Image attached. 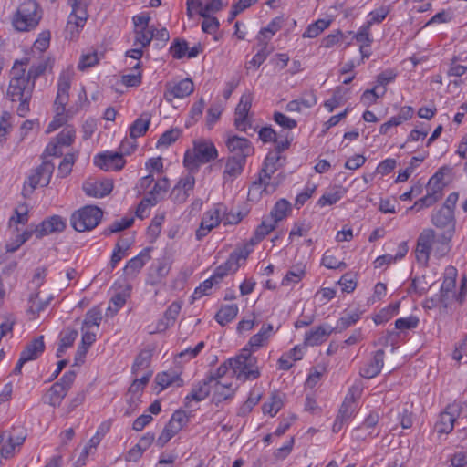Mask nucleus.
Here are the masks:
<instances>
[{
    "mask_svg": "<svg viewBox=\"0 0 467 467\" xmlns=\"http://www.w3.org/2000/svg\"><path fill=\"white\" fill-rule=\"evenodd\" d=\"M359 318L360 314L358 313L357 311L346 313L343 317L339 318L336 327H334V330L341 332L349 327L350 326L354 325Z\"/></svg>",
    "mask_w": 467,
    "mask_h": 467,
    "instance_id": "79ce46f5",
    "label": "nucleus"
},
{
    "mask_svg": "<svg viewBox=\"0 0 467 467\" xmlns=\"http://www.w3.org/2000/svg\"><path fill=\"white\" fill-rule=\"evenodd\" d=\"M221 216L220 210L213 207L205 212L201 220L200 227L196 230L195 236L197 240H202L205 237L213 228L220 224Z\"/></svg>",
    "mask_w": 467,
    "mask_h": 467,
    "instance_id": "2eb2a0df",
    "label": "nucleus"
},
{
    "mask_svg": "<svg viewBox=\"0 0 467 467\" xmlns=\"http://www.w3.org/2000/svg\"><path fill=\"white\" fill-rule=\"evenodd\" d=\"M213 378H206L193 385L192 391L185 398V406H189V402L194 400L200 402L205 400L211 392V384Z\"/></svg>",
    "mask_w": 467,
    "mask_h": 467,
    "instance_id": "393cba45",
    "label": "nucleus"
},
{
    "mask_svg": "<svg viewBox=\"0 0 467 467\" xmlns=\"http://www.w3.org/2000/svg\"><path fill=\"white\" fill-rule=\"evenodd\" d=\"M370 27L369 24H364L358 31L354 35V38L361 43V45H365L367 47H370L373 39L370 35Z\"/></svg>",
    "mask_w": 467,
    "mask_h": 467,
    "instance_id": "5fc2aeb1",
    "label": "nucleus"
},
{
    "mask_svg": "<svg viewBox=\"0 0 467 467\" xmlns=\"http://www.w3.org/2000/svg\"><path fill=\"white\" fill-rule=\"evenodd\" d=\"M66 225V220L63 217L60 215H52L35 227V234L37 238H42L51 234L63 232Z\"/></svg>",
    "mask_w": 467,
    "mask_h": 467,
    "instance_id": "f8f14e48",
    "label": "nucleus"
},
{
    "mask_svg": "<svg viewBox=\"0 0 467 467\" xmlns=\"http://www.w3.org/2000/svg\"><path fill=\"white\" fill-rule=\"evenodd\" d=\"M76 161V154L75 153H67L64 156L62 161L60 162L58 166V175L61 178L67 177L68 174H70L72 171V166L74 165Z\"/></svg>",
    "mask_w": 467,
    "mask_h": 467,
    "instance_id": "49530a36",
    "label": "nucleus"
},
{
    "mask_svg": "<svg viewBox=\"0 0 467 467\" xmlns=\"http://www.w3.org/2000/svg\"><path fill=\"white\" fill-rule=\"evenodd\" d=\"M343 193H344V190L339 187V189L336 192H327L325 194H323L318 202H317V204L319 206H326V205H332L336 202H337L343 196Z\"/></svg>",
    "mask_w": 467,
    "mask_h": 467,
    "instance_id": "603ef678",
    "label": "nucleus"
},
{
    "mask_svg": "<svg viewBox=\"0 0 467 467\" xmlns=\"http://www.w3.org/2000/svg\"><path fill=\"white\" fill-rule=\"evenodd\" d=\"M41 19L38 4L34 0L23 2L15 13L12 24L16 31L27 32L35 29Z\"/></svg>",
    "mask_w": 467,
    "mask_h": 467,
    "instance_id": "f03ea898",
    "label": "nucleus"
},
{
    "mask_svg": "<svg viewBox=\"0 0 467 467\" xmlns=\"http://www.w3.org/2000/svg\"><path fill=\"white\" fill-rule=\"evenodd\" d=\"M101 320H102V315H101V311L99 310V308L92 307L86 314V317L83 321V327H88V328L92 326L99 327Z\"/></svg>",
    "mask_w": 467,
    "mask_h": 467,
    "instance_id": "de8ad7c7",
    "label": "nucleus"
},
{
    "mask_svg": "<svg viewBox=\"0 0 467 467\" xmlns=\"http://www.w3.org/2000/svg\"><path fill=\"white\" fill-rule=\"evenodd\" d=\"M54 169L55 167L52 162L45 161L38 167L32 170L24 183L22 190L23 196L28 198L38 185L42 187L47 186L50 182Z\"/></svg>",
    "mask_w": 467,
    "mask_h": 467,
    "instance_id": "0eeeda50",
    "label": "nucleus"
},
{
    "mask_svg": "<svg viewBox=\"0 0 467 467\" xmlns=\"http://www.w3.org/2000/svg\"><path fill=\"white\" fill-rule=\"evenodd\" d=\"M94 163L102 170H120L123 168L125 161L122 154L119 153H101L95 157Z\"/></svg>",
    "mask_w": 467,
    "mask_h": 467,
    "instance_id": "412c9836",
    "label": "nucleus"
},
{
    "mask_svg": "<svg viewBox=\"0 0 467 467\" xmlns=\"http://www.w3.org/2000/svg\"><path fill=\"white\" fill-rule=\"evenodd\" d=\"M194 90V84L190 78H184L181 81L166 85V90L164 92V98L168 101H171L173 99H183L191 95Z\"/></svg>",
    "mask_w": 467,
    "mask_h": 467,
    "instance_id": "ddd939ff",
    "label": "nucleus"
},
{
    "mask_svg": "<svg viewBox=\"0 0 467 467\" xmlns=\"http://www.w3.org/2000/svg\"><path fill=\"white\" fill-rule=\"evenodd\" d=\"M443 178H444V173L442 172V169H440L429 180V182L427 184V192L434 193L441 198L442 197V190L444 187V183L442 182Z\"/></svg>",
    "mask_w": 467,
    "mask_h": 467,
    "instance_id": "4c0bfd02",
    "label": "nucleus"
},
{
    "mask_svg": "<svg viewBox=\"0 0 467 467\" xmlns=\"http://www.w3.org/2000/svg\"><path fill=\"white\" fill-rule=\"evenodd\" d=\"M26 440L24 431L13 429L12 431H5L0 434V454L3 458H10L13 456L16 447L21 446Z\"/></svg>",
    "mask_w": 467,
    "mask_h": 467,
    "instance_id": "1a4fd4ad",
    "label": "nucleus"
},
{
    "mask_svg": "<svg viewBox=\"0 0 467 467\" xmlns=\"http://www.w3.org/2000/svg\"><path fill=\"white\" fill-rule=\"evenodd\" d=\"M134 223L133 217H125L121 220L113 222L107 229L104 231V234L109 235L111 234H115L120 231H123L129 227H130Z\"/></svg>",
    "mask_w": 467,
    "mask_h": 467,
    "instance_id": "a18cd8bd",
    "label": "nucleus"
},
{
    "mask_svg": "<svg viewBox=\"0 0 467 467\" xmlns=\"http://www.w3.org/2000/svg\"><path fill=\"white\" fill-rule=\"evenodd\" d=\"M214 395L219 400H227L234 395V389L232 388V384H223L220 381H214Z\"/></svg>",
    "mask_w": 467,
    "mask_h": 467,
    "instance_id": "8fccbe9b",
    "label": "nucleus"
},
{
    "mask_svg": "<svg viewBox=\"0 0 467 467\" xmlns=\"http://www.w3.org/2000/svg\"><path fill=\"white\" fill-rule=\"evenodd\" d=\"M150 124V115L142 113L130 127V136L135 140L143 136L149 130Z\"/></svg>",
    "mask_w": 467,
    "mask_h": 467,
    "instance_id": "473e14b6",
    "label": "nucleus"
},
{
    "mask_svg": "<svg viewBox=\"0 0 467 467\" xmlns=\"http://www.w3.org/2000/svg\"><path fill=\"white\" fill-rule=\"evenodd\" d=\"M151 357L152 353L150 350H141L134 360L132 365V372L137 373L139 370L148 368L150 363Z\"/></svg>",
    "mask_w": 467,
    "mask_h": 467,
    "instance_id": "a19ab883",
    "label": "nucleus"
},
{
    "mask_svg": "<svg viewBox=\"0 0 467 467\" xmlns=\"http://www.w3.org/2000/svg\"><path fill=\"white\" fill-rule=\"evenodd\" d=\"M151 248L143 249L138 255L130 259L125 267L124 274L127 276H135L142 269L145 264L150 259V252Z\"/></svg>",
    "mask_w": 467,
    "mask_h": 467,
    "instance_id": "a878e982",
    "label": "nucleus"
},
{
    "mask_svg": "<svg viewBox=\"0 0 467 467\" xmlns=\"http://www.w3.org/2000/svg\"><path fill=\"white\" fill-rule=\"evenodd\" d=\"M461 406L457 403L450 404L440 414V419L435 424V429L440 434L450 433L454 427L456 420L460 417Z\"/></svg>",
    "mask_w": 467,
    "mask_h": 467,
    "instance_id": "9d476101",
    "label": "nucleus"
},
{
    "mask_svg": "<svg viewBox=\"0 0 467 467\" xmlns=\"http://www.w3.org/2000/svg\"><path fill=\"white\" fill-rule=\"evenodd\" d=\"M238 314V306L235 304L226 305L216 313L215 319L221 326H225L234 320Z\"/></svg>",
    "mask_w": 467,
    "mask_h": 467,
    "instance_id": "72a5a7b5",
    "label": "nucleus"
},
{
    "mask_svg": "<svg viewBox=\"0 0 467 467\" xmlns=\"http://www.w3.org/2000/svg\"><path fill=\"white\" fill-rule=\"evenodd\" d=\"M55 107H56V116H55L54 119L47 126V133L55 131L56 130H57L61 126H63L67 121L66 116L64 115L65 111L61 110V107H59V106H55Z\"/></svg>",
    "mask_w": 467,
    "mask_h": 467,
    "instance_id": "e2e57ef3",
    "label": "nucleus"
},
{
    "mask_svg": "<svg viewBox=\"0 0 467 467\" xmlns=\"http://www.w3.org/2000/svg\"><path fill=\"white\" fill-rule=\"evenodd\" d=\"M322 265L329 269L345 268L346 264L343 261L337 260L334 255L326 252L322 257Z\"/></svg>",
    "mask_w": 467,
    "mask_h": 467,
    "instance_id": "774afa93",
    "label": "nucleus"
},
{
    "mask_svg": "<svg viewBox=\"0 0 467 467\" xmlns=\"http://www.w3.org/2000/svg\"><path fill=\"white\" fill-rule=\"evenodd\" d=\"M389 13V7L382 5L369 13V19L366 22V24H369V26H371L373 24L381 23Z\"/></svg>",
    "mask_w": 467,
    "mask_h": 467,
    "instance_id": "864d4df0",
    "label": "nucleus"
},
{
    "mask_svg": "<svg viewBox=\"0 0 467 467\" xmlns=\"http://www.w3.org/2000/svg\"><path fill=\"white\" fill-rule=\"evenodd\" d=\"M75 133L72 127L67 126L57 135L56 141L60 146H69L74 140Z\"/></svg>",
    "mask_w": 467,
    "mask_h": 467,
    "instance_id": "3c124183",
    "label": "nucleus"
},
{
    "mask_svg": "<svg viewBox=\"0 0 467 467\" xmlns=\"http://www.w3.org/2000/svg\"><path fill=\"white\" fill-rule=\"evenodd\" d=\"M158 278L165 277L171 269V263L167 258L159 259L157 264L151 267Z\"/></svg>",
    "mask_w": 467,
    "mask_h": 467,
    "instance_id": "338daca9",
    "label": "nucleus"
},
{
    "mask_svg": "<svg viewBox=\"0 0 467 467\" xmlns=\"http://www.w3.org/2000/svg\"><path fill=\"white\" fill-rule=\"evenodd\" d=\"M226 146L229 151L233 153L232 156L244 157V160H246L247 156L252 154L254 150L250 141L239 136L229 137L226 141Z\"/></svg>",
    "mask_w": 467,
    "mask_h": 467,
    "instance_id": "aec40b11",
    "label": "nucleus"
},
{
    "mask_svg": "<svg viewBox=\"0 0 467 467\" xmlns=\"http://www.w3.org/2000/svg\"><path fill=\"white\" fill-rule=\"evenodd\" d=\"M252 106L251 94H244L235 109V127L241 130L245 131L248 126L247 115Z\"/></svg>",
    "mask_w": 467,
    "mask_h": 467,
    "instance_id": "6ab92c4d",
    "label": "nucleus"
},
{
    "mask_svg": "<svg viewBox=\"0 0 467 467\" xmlns=\"http://www.w3.org/2000/svg\"><path fill=\"white\" fill-rule=\"evenodd\" d=\"M82 189L89 197L103 198L113 190V182L109 179L101 181L90 180L83 183Z\"/></svg>",
    "mask_w": 467,
    "mask_h": 467,
    "instance_id": "f3484780",
    "label": "nucleus"
},
{
    "mask_svg": "<svg viewBox=\"0 0 467 467\" xmlns=\"http://www.w3.org/2000/svg\"><path fill=\"white\" fill-rule=\"evenodd\" d=\"M67 391L60 384L54 383L42 398L44 403L52 407L60 406L63 399L67 395Z\"/></svg>",
    "mask_w": 467,
    "mask_h": 467,
    "instance_id": "c85d7f7f",
    "label": "nucleus"
},
{
    "mask_svg": "<svg viewBox=\"0 0 467 467\" xmlns=\"http://www.w3.org/2000/svg\"><path fill=\"white\" fill-rule=\"evenodd\" d=\"M251 252L252 248H250L248 244H244L243 247L236 248L232 252L226 262L223 264L227 272L229 274L235 273L241 265L246 261Z\"/></svg>",
    "mask_w": 467,
    "mask_h": 467,
    "instance_id": "4be33fe9",
    "label": "nucleus"
},
{
    "mask_svg": "<svg viewBox=\"0 0 467 467\" xmlns=\"http://www.w3.org/2000/svg\"><path fill=\"white\" fill-rule=\"evenodd\" d=\"M385 92H386V89H383V91L381 93H378L376 91V87H375L371 89L365 90L363 92V94L361 95L360 100L366 107H370L371 105H373L377 102V99L379 98L383 97Z\"/></svg>",
    "mask_w": 467,
    "mask_h": 467,
    "instance_id": "13d9d810",
    "label": "nucleus"
},
{
    "mask_svg": "<svg viewBox=\"0 0 467 467\" xmlns=\"http://www.w3.org/2000/svg\"><path fill=\"white\" fill-rule=\"evenodd\" d=\"M27 221L28 207L26 203H21L16 208L15 214L10 218V222L26 224Z\"/></svg>",
    "mask_w": 467,
    "mask_h": 467,
    "instance_id": "680f3d73",
    "label": "nucleus"
},
{
    "mask_svg": "<svg viewBox=\"0 0 467 467\" xmlns=\"http://www.w3.org/2000/svg\"><path fill=\"white\" fill-rule=\"evenodd\" d=\"M103 212L95 205H86L74 212L70 218L72 227L79 233L94 229L101 221Z\"/></svg>",
    "mask_w": 467,
    "mask_h": 467,
    "instance_id": "423d86ee",
    "label": "nucleus"
},
{
    "mask_svg": "<svg viewBox=\"0 0 467 467\" xmlns=\"http://www.w3.org/2000/svg\"><path fill=\"white\" fill-rule=\"evenodd\" d=\"M180 136L179 130H169L162 133L157 141V147H168L175 142Z\"/></svg>",
    "mask_w": 467,
    "mask_h": 467,
    "instance_id": "4d7b16f0",
    "label": "nucleus"
},
{
    "mask_svg": "<svg viewBox=\"0 0 467 467\" xmlns=\"http://www.w3.org/2000/svg\"><path fill=\"white\" fill-rule=\"evenodd\" d=\"M222 111L223 108L219 104H213L209 108L206 117V126L209 130L213 129L214 123L220 119Z\"/></svg>",
    "mask_w": 467,
    "mask_h": 467,
    "instance_id": "052dcab7",
    "label": "nucleus"
},
{
    "mask_svg": "<svg viewBox=\"0 0 467 467\" xmlns=\"http://www.w3.org/2000/svg\"><path fill=\"white\" fill-rule=\"evenodd\" d=\"M276 223L273 220H263L262 223L256 227L253 236L250 238L249 245L252 248L253 245L260 243L266 235H268L276 227Z\"/></svg>",
    "mask_w": 467,
    "mask_h": 467,
    "instance_id": "2f4dec72",
    "label": "nucleus"
},
{
    "mask_svg": "<svg viewBox=\"0 0 467 467\" xmlns=\"http://www.w3.org/2000/svg\"><path fill=\"white\" fill-rule=\"evenodd\" d=\"M257 358L250 353L246 348L234 358H229V366L234 376L243 381L255 379L260 376L257 367Z\"/></svg>",
    "mask_w": 467,
    "mask_h": 467,
    "instance_id": "20e7f679",
    "label": "nucleus"
},
{
    "mask_svg": "<svg viewBox=\"0 0 467 467\" xmlns=\"http://www.w3.org/2000/svg\"><path fill=\"white\" fill-rule=\"evenodd\" d=\"M453 236L454 234L450 232L437 234L431 228L423 229L417 239L415 249L417 261L426 265L431 253L439 259L446 256L451 250Z\"/></svg>",
    "mask_w": 467,
    "mask_h": 467,
    "instance_id": "f257e3e1",
    "label": "nucleus"
},
{
    "mask_svg": "<svg viewBox=\"0 0 467 467\" xmlns=\"http://www.w3.org/2000/svg\"><path fill=\"white\" fill-rule=\"evenodd\" d=\"M218 157L215 145L211 140L194 141L193 148L184 154L183 164L187 169L198 168L201 164L208 163Z\"/></svg>",
    "mask_w": 467,
    "mask_h": 467,
    "instance_id": "7ed1b4c3",
    "label": "nucleus"
},
{
    "mask_svg": "<svg viewBox=\"0 0 467 467\" xmlns=\"http://www.w3.org/2000/svg\"><path fill=\"white\" fill-rule=\"evenodd\" d=\"M170 187L169 180L167 178H162L158 180L152 190L149 192L148 196L155 197L157 200V202L167 192L168 189Z\"/></svg>",
    "mask_w": 467,
    "mask_h": 467,
    "instance_id": "09e8293b",
    "label": "nucleus"
},
{
    "mask_svg": "<svg viewBox=\"0 0 467 467\" xmlns=\"http://www.w3.org/2000/svg\"><path fill=\"white\" fill-rule=\"evenodd\" d=\"M431 223L441 230V233L455 234L456 220L454 213L446 208H440L434 211L431 215Z\"/></svg>",
    "mask_w": 467,
    "mask_h": 467,
    "instance_id": "9b49d317",
    "label": "nucleus"
},
{
    "mask_svg": "<svg viewBox=\"0 0 467 467\" xmlns=\"http://www.w3.org/2000/svg\"><path fill=\"white\" fill-rule=\"evenodd\" d=\"M189 49L188 43L184 39L176 38L173 40L170 52L171 56L176 59H181L187 56V50Z\"/></svg>",
    "mask_w": 467,
    "mask_h": 467,
    "instance_id": "37998d69",
    "label": "nucleus"
},
{
    "mask_svg": "<svg viewBox=\"0 0 467 467\" xmlns=\"http://www.w3.org/2000/svg\"><path fill=\"white\" fill-rule=\"evenodd\" d=\"M334 331L329 326H319L315 329L306 332L305 335V344L307 346H317L322 344L327 337Z\"/></svg>",
    "mask_w": 467,
    "mask_h": 467,
    "instance_id": "bb28decb",
    "label": "nucleus"
},
{
    "mask_svg": "<svg viewBox=\"0 0 467 467\" xmlns=\"http://www.w3.org/2000/svg\"><path fill=\"white\" fill-rule=\"evenodd\" d=\"M291 210V204L285 199H281L275 202L271 210L270 216L275 223H278L287 216V213Z\"/></svg>",
    "mask_w": 467,
    "mask_h": 467,
    "instance_id": "f704fd0d",
    "label": "nucleus"
},
{
    "mask_svg": "<svg viewBox=\"0 0 467 467\" xmlns=\"http://www.w3.org/2000/svg\"><path fill=\"white\" fill-rule=\"evenodd\" d=\"M281 160V156H278V152H269L264 161L263 167L259 172L258 184L264 187V191L274 192L278 183V182H270L271 176L277 171L280 166L279 161ZM254 184H257L255 182Z\"/></svg>",
    "mask_w": 467,
    "mask_h": 467,
    "instance_id": "6e6552de",
    "label": "nucleus"
},
{
    "mask_svg": "<svg viewBox=\"0 0 467 467\" xmlns=\"http://www.w3.org/2000/svg\"><path fill=\"white\" fill-rule=\"evenodd\" d=\"M283 407V399L278 393H273L270 400L263 405V412L275 416Z\"/></svg>",
    "mask_w": 467,
    "mask_h": 467,
    "instance_id": "ea45409f",
    "label": "nucleus"
},
{
    "mask_svg": "<svg viewBox=\"0 0 467 467\" xmlns=\"http://www.w3.org/2000/svg\"><path fill=\"white\" fill-rule=\"evenodd\" d=\"M73 77V71L70 69L64 70L57 82V93L55 100V106L61 107V110L65 111L66 105L69 99V89L71 86V80Z\"/></svg>",
    "mask_w": 467,
    "mask_h": 467,
    "instance_id": "dca6fc26",
    "label": "nucleus"
},
{
    "mask_svg": "<svg viewBox=\"0 0 467 467\" xmlns=\"http://www.w3.org/2000/svg\"><path fill=\"white\" fill-rule=\"evenodd\" d=\"M383 349H379L374 353L372 359L360 368V376L365 379H372L379 374L384 365Z\"/></svg>",
    "mask_w": 467,
    "mask_h": 467,
    "instance_id": "b1692460",
    "label": "nucleus"
},
{
    "mask_svg": "<svg viewBox=\"0 0 467 467\" xmlns=\"http://www.w3.org/2000/svg\"><path fill=\"white\" fill-rule=\"evenodd\" d=\"M34 88L35 83L28 78L10 79L7 96L12 101H20L16 109L20 117H25L29 111V101Z\"/></svg>",
    "mask_w": 467,
    "mask_h": 467,
    "instance_id": "39448f33",
    "label": "nucleus"
},
{
    "mask_svg": "<svg viewBox=\"0 0 467 467\" xmlns=\"http://www.w3.org/2000/svg\"><path fill=\"white\" fill-rule=\"evenodd\" d=\"M419 318L415 316L400 317L395 321V327L399 330L412 329L417 327Z\"/></svg>",
    "mask_w": 467,
    "mask_h": 467,
    "instance_id": "0e129e2a",
    "label": "nucleus"
},
{
    "mask_svg": "<svg viewBox=\"0 0 467 467\" xmlns=\"http://www.w3.org/2000/svg\"><path fill=\"white\" fill-rule=\"evenodd\" d=\"M215 284V279H213V276L203 281L198 287L195 288L192 296L193 300L199 299L202 296L208 295L209 291Z\"/></svg>",
    "mask_w": 467,
    "mask_h": 467,
    "instance_id": "69168bd1",
    "label": "nucleus"
},
{
    "mask_svg": "<svg viewBox=\"0 0 467 467\" xmlns=\"http://www.w3.org/2000/svg\"><path fill=\"white\" fill-rule=\"evenodd\" d=\"M245 162L246 160L244 157L230 156L227 158L223 172V183L235 180L243 172Z\"/></svg>",
    "mask_w": 467,
    "mask_h": 467,
    "instance_id": "5701e85b",
    "label": "nucleus"
},
{
    "mask_svg": "<svg viewBox=\"0 0 467 467\" xmlns=\"http://www.w3.org/2000/svg\"><path fill=\"white\" fill-rule=\"evenodd\" d=\"M195 179L192 175L187 174L181 178L173 187L171 198L176 203H183L187 201L190 193L193 191Z\"/></svg>",
    "mask_w": 467,
    "mask_h": 467,
    "instance_id": "4468645a",
    "label": "nucleus"
},
{
    "mask_svg": "<svg viewBox=\"0 0 467 467\" xmlns=\"http://www.w3.org/2000/svg\"><path fill=\"white\" fill-rule=\"evenodd\" d=\"M134 33V46H140L141 47H146L150 44L151 40L154 38V29L150 26L135 29Z\"/></svg>",
    "mask_w": 467,
    "mask_h": 467,
    "instance_id": "e433bc0d",
    "label": "nucleus"
},
{
    "mask_svg": "<svg viewBox=\"0 0 467 467\" xmlns=\"http://www.w3.org/2000/svg\"><path fill=\"white\" fill-rule=\"evenodd\" d=\"M273 333L274 327L271 324L263 326L257 334L250 337L248 344L252 348H260L264 345V343L270 337V336Z\"/></svg>",
    "mask_w": 467,
    "mask_h": 467,
    "instance_id": "c9c22d12",
    "label": "nucleus"
},
{
    "mask_svg": "<svg viewBox=\"0 0 467 467\" xmlns=\"http://www.w3.org/2000/svg\"><path fill=\"white\" fill-rule=\"evenodd\" d=\"M282 27V19L276 17L273 19L267 26L264 27L260 31V36L262 39L260 41H267L270 39L277 31H279Z\"/></svg>",
    "mask_w": 467,
    "mask_h": 467,
    "instance_id": "c03bdc74",
    "label": "nucleus"
},
{
    "mask_svg": "<svg viewBox=\"0 0 467 467\" xmlns=\"http://www.w3.org/2000/svg\"><path fill=\"white\" fill-rule=\"evenodd\" d=\"M47 60H42L37 64L32 65L26 74V78L35 83L36 79L47 70Z\"/></svg>",
    "mask_w": 467,
    "mask_h": 467,
    "instance_id": "6e6d98bb",
    "label": "nucleus"
},
{
    "mask_svg": "<svg viewBox=\"0 0 467 467\" xmlns=\"http://www.w3.org/2000/svg\"><path fill=\"white\" fill-rule=\"evenodd\" d=\"M458 275L457 269L449 265L445 268L443 281L441 287V296L448 297L450 293H453L456 286V278Z\"/></svg>",
    "mask_w": 467,
    "mask_h": 467,
    "instance_id": "7c9ffc66",
    "label": "nucleus"
},
{
    "mask_svg": "<svg viewBox=\"0 0 467 467\" xmlns=\"http://www.w3.org/2000/svg\"><path fill=\"white\" fill-rule=\"evenodd\" d=\"M72 11L68 16L67 24V31H69L71 35L74 32H78L79 28H82L88 19V12L82 3H78L77 5H70Z\"/></svg>",
    "mask_w": 467,
    "mask_h": 467,
    "instance_id": "a211bd4d",
    "label": "nucleus"
},
{
    "mask_svg": "<svg viewBox=\"0 0 467 467\" xmlns=\"http://www.w3.org/2000/svg\"><path fill=\"white\" fill-rule=\"evenodd\" d=\"M271 51L272 50L267 47V41H261L260 48L253 58L246 64V67L250 68L253 67L254 68H258L265 61Z\"/></svg>",
    "mask_w": 467,
    "mask_h": 467,
    "instance_id": "58836bf2",
    "label": "nucleus"
},
{
    "mask_svg": "<svg viewBox=\"0 0 467 467\" xmlns=\"http://www.w3.org/2000/svg\"><path fill=\"white\" fill-rule=\"evenodd\" d=\"M28 62V58H25L21 61H16L10 72L11 79L26 78V69Z\"/></svg>",
    "mask_w": 467,
    "mask_h": 467,
    "instance_id": "bf43d9fd",
    "label": "nucleus"
},
{
    "mask_svg": "<svg viewBox=\"0 0 467 467\" xmlns=\"http://www.w3.org/2000/svg\"><path fill=\"white\" fill-rule=\"evenodd\" d=\"M155 381L161 386V389L172 385L176 387H182L184 385V381L181 378L180 373L175 370L163 371L157 374Z\"/></svg>",
    "mask_w": 467,
    "mask_h": 467,
    "instance_id": "cd10ccee",
    "label": "nucleus"
},
{
    "mask_svg": "<svg viewBox=\"0 0 467 467\" xmlns=\"http://www.w3.org/2000/svg\"><path fill=\"white\" fill-rule=\"evenodd\" d=\"M45 350L44 337L40 336L29 344L21 352L20 357L26 358V362L36 359Z\"/></svg>",
    "mask_w": 467,
    "mask_h": 467,
    "instance_id": "c756f323",
    "label": "nucleus"
}]
</instances>
